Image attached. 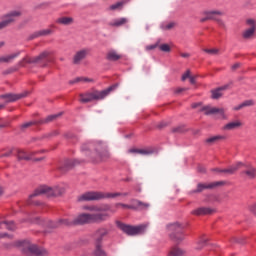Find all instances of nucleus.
Masks as SVG:
<instances>
[{
  "mask_svg": "<svg viewBox=\"0 0 256 256\" xmlns=\"http://www.w3.org/2000/svg\"><path fill=\"white\" fill-rule=\"evenodd\" d=\"M51 55V52L49 51H43L38 56L30 57L25 56L22 60L19 61V67H25V63L33 64V63H41V61H45L47 57Z\"/></svg>",
  "mask_w": 256,
  "mask_h": 256,
  "instance_id": "nucleus-9",
  "label": "nucleus"
},
{
  "mask_svg": "<svg viewBox=\"0 0 256 256\" xmlns=\"http://www.w3.org/2000/svg\"><path fill=\"white\" fill-rule=\"evenodd\" d=\"M21 15H23V12H21V10H13L10 13H8L5 16L4 20L0 22V31L1 29H5V27H9L11 23H15V21H17V19H19Z\"/></svg>",
  "mask_w": 256,
  "mask_h": 256,
  "instance_id": "nucleus-11",
  "label": "nucleus"
},
{
  "mask_svg": "<svg viewBox=\"0 0 256 256\" xmlns=\"http://www.w3.org/2000/svg\"><path fill=\"white\" fill-rule=\"evenodd\" d=\"M21 67H24V66H19V62L16 66L14 67H11V68H8L5 72H4V75H9L11 73H15V71H19V69H21Z\"/></svg>",
  "mask_w": 256,
  "mask_h": 256,
  "instance_id": "nucleus-37",
  "label": "nucleus"
},
{
  "mask_svg": "<svg viewBox=\"0 0 256 256\" xmlns=\"http://www.w3.org/2000/svg\"><path fill=\"white\" fill-rule=\"evenodd\" d=\"M3 127H7V124H0V129H3Z\"/></svg>",
  "mask_w": 256,
  "mask_h": 256,
  "instance_id": "nucleus-63",
  "label": "nucleus"
},
{
  "mask_svg": "<svg viewBox=\"0 0 256 256\" xmlns=\"http://www.w3.org/2000/svg\"><path fill=\"white\" fill-rule=\"evenodd\" d=\"M127 23H129V19L118 18L110 22V27H123V25H127Z\"/></svg>",
  "mask_w": 256,
  "mask_h": 256,
  "instance_id": "nucleus-25",
  "label": "nucleus"
},
{
  "mask_svg": "<svg viewBox=\"0 0 256 256\" xmlns=\"http://www.w3.org/2000/svg\"><path fill=\"white\" fill-rule=\"evenodd\" d=\"M63 193H65V188L61 186H40L30 197L31 199H33V197H39V195H45V197H61Z\"/></svg>",
  "mask_w": 256,
  "mask_h": 256,
  "instance_id": "nucleus-5",
  "label": "nucleus"
},
{
  "mask_svg": "<svg viewBox=\"0 0 256 256\" xmlns=\"http://www.w3.org/2000/svg\"><path fill=\"white\" fill-rule=\"evenodd\" d=\"M167 256H185V250L174 246L170 249Z\"/></svg>",
  "mask_w": 256,
  "mask_h": 256,
  "instance_id": "nucleus-26",
  "label": "nucleus"
},
{
  "mask_svg": "<svg viewBox=\"0 0 256 256\" xmlns=\"http://www.w3.org/2000/svg\"><path fill=\"white\" fill-rule=\"evenodd\" d=\"M51 33H53L52 29H45V30L38 31V34L40 37H46L47 35H51Z\"/></svg>",
  "mask_w": 256,
  "mask_h": 256,
  "instance_id": "nucleus-38",
  "label": "nucleus"
},
{
  "mask_svg": "<svg viewBox=\"0 0 256 256\" xmlns=\"http://www.w3.org/2000/svg\"><path fill=\"white\" fill-rule=\"evenodd\" d=\"M11 153H13V150H9L8 152L3 153L2 155H0V157H9Z\"/></svg>",
  "mask_w": 256,
  "mask_h": 256,
  "instance_id": "nucleus-53",
  "label": "nucleus"
},
{
  "mask_svg": "<svg viewBox=\"0 0 256 256\" xmlns=\"http://www.w3.org/2000/svg\"><path fill=\"white\" fill-rule=\"evenodd\" d=\"M250 210H251L252 213H254V215H256V204L252 205L250 207Z\"/></svg>",
  "mask_w": 256,
  "mask_h": 256,
  "instance_id": "nucleus-55",
  "label": "nucleus"
},
{
  "mask_svg": "<svg viewBox=\"0 0 256 256\" xmlns=\"http://www.w3.org/2000/svg\"><path fill=\"white\" fill-rule=\"evenodd\" d=\"M208 239L206 237H202L199 239V241L196 242V245L194 246L195 251H201L203 247L207 245Z\"/></svg>",
  "mask_w": 256,
  "mask_h": 256,
  "instance_id": "nucleus-33",
  "label": "nucleus"
},
{
  "mask_svg": "<svg viewBox=\"0 0 256 256\" xmlns=\"http://www.w3.org/2000/svg\"><path fill=\"white\" fill-rule=\"evenodd\" d=\"M183 91H187V88H178V89L176 90V93H181V92H183Z\"/></svg>",
  "mask_w": 256,
  "mask_h": 256,
  "instance_id": "nucleus-58",
  "label": "nucleus"
},
{
  "mask_svg": "<svg viewBox=\"0 0 256 256\" xmlns=\"http://www.w3.org/2000/svg\"><path fill=\"white\" fill-rule=\"evenodd\" d=\"M127 3V0H122L120 2H117L115 4H112L110 7H109V10L110 11H121V9H123V7L126 5Z\"/></svg>",
  "mask_w": 256,
  "mask_h": 256,
  "instance_id": "nucleus-32",
  "label": "nucleus"
},
{
  "mask_svg": "<svg viewBox=\"0 0 256 256\" xmlns=\"http://www.w3.org/2000/svg\"><path fill=\"white\" fill-rule=\"evenodd\" d=\"M93 256H107V252L103 249V244H94Z\"/></svg>",
  "mask_w": 256,
  "mask_h": 256,
  "instance_id": "nucleus-24",
  "label": "nucleus"
},
{
  "mask_svg": "<svg viewBox=\"0 0 256 256\" xmlns=\"http://www.w3.org/2000/svg\"><path fill=\"white\" fill-rule=\"evenodd\" d=\"M0 195H3V188L0 187Z\"/></svg>",
  "mask_w": 256,
  "mask_h": 256,
  "instance_id": "nucleus-64",
  "label": "nucleus"
},
{
  "mask_svg": "<svg viewBox=\"0 0 256 256\" xmlns=\"http://www.w3.org/2000/svg\"><path fill=\"white\" fill-rule=\"evenodd\" d=\"M109 235V230L107 228H98L93 233L94 245H103V239Z\"/></svg>",
  "mask_w": 256,
  "mask_h": 256,
  "instance_id": "nucleus-15",
  "label": "nucleus"
},
{
  "mask_svg": "<svg viewBox=\"0 0 256 256\" xmlns=\"http://www.w3.org/2000/svg\"><path fill=\"white\" fill-rule=\"evenodd\" d=\"M243 108H245V107L243 106V103H241V104L235 106L233 108V111H241V109H243Z\"/></svg>",
  "mask_w": 256,
  "mask_h": 256,
  "instance_id": "nucleus-48",
  "label": "nucleus"
},
{
  "mask_svg": "<svg viewBox=\"0 0 256 256\" xmlns=\"http://www.w3.org/2000/svg\"><path fill=\"white\" fill-rule=\"evenodd\" d=\"M22 251L27 256H46L48 255L47 250L43 248H39L35 244H31L29 242H24L22 244Z\"/></svg>",
  "mask_w": 256,
  "mask_h": 256,
  "instance_id": "nucleus-7",
  "label": "nucleus"
},
{
  "mask_svg": "<svg viewBox=\"0 0 256 256\" xmlns=\"http://www.w3.org/2000/svg\"><path fill=\"white\" fill-rule=\"evenodd\" d=\"M211 213H213V210L207 207H201L192 212L193 215H211Z\"/></svg>",
  "mask_w": 256,
  "mask_h": 256,
  "instance_id": "nucleus-28",
  "label": "nucleus"
},
{
  "mask_svg": "<svg viewBox=\"0 0 256 256\" xmlns=\"http://www.w3.org/2000/svg\"><path fill=\"white\" fill-rule=\"evenodd\" d=\"M37 37H40V36H39V32H35V33L31 34V35L28 37V41H33V39H37Z\"/></svg>",
  "mask_w": 256,
  "mask_h": 256,
  "instance_id": "nucleus-46",
  "label": "nucleus"
},
{
  "mask_svg": "<svg viewBox=\"0 0 256 256\" xmlns=\"http://www.w3.org/2000/svg\"><path fill=\"white\" fill-rule=\"evenodd\" d=\"M198 172L199 173H206L207 169H205V167H203V166H198Z\"/></svg>",
  "mask_w": 256,
  "mask_h": 256,
  "instance_id": "nucleus-51",
  "label": "nucleus"
},
{
  "mask_svg": "<svg viewBox=\"0 0 256 256\" xmlns=\"http://www.w3.org/2000/svg\"><path fill=\"white\" fill-rule=\"evenodd\" d=\"M28 92H22L20 94H5L2 95V99H6L7 103H13L15 101H19V99H23L27 97Z\"/></svg>",
  "mask_w": 256,
  "mask_h": 256,
  "instance_id": "nucleus-19",
  "label": "nucleus"
},
{
  "mask_svg": "<svg viewBox=\"0 0 256 256\" xmlns=\"http://www.w3.org/2000/svg\"><path fill=\"white\" fill-rule=\"evenodd\" d=\"M106 59L108 61H119V59H121V55L115 50H110L106 55Z\"/></svg>",
  "mask_w": 256,
  "mask_h": 256,
  "instance_id": "nucleus-30",
  "label": "nucleus"
},
{
  "mask_svg": "<svg viewBox=\"0 0 256 256\" xmlns=\"http://www.w3.org/2000/svg\"><path fill=\"white\" fill-rule=\"evenodd\" d=\"M1 47H5V42H0V49Z\"/></svg>",
  "mask_w": 256,
  "mask_h": 256,
  "instance_id": "nucleus-62",
  "label": "nucleus"
},
{
  "mask_svg": "<svg viewBox=\"0 0 256 256\" xmlns=\"http://www.w3.org/2000/svg\"><path fill=\"white\" fill-rule=\"evenodd\" d=\"M114 89H117V85L110 86L108 89L102 91L94 90L92 92L80 94V101L81 103H91V101H100L101 99H105V97H107V95H109L111 91H114Z\"/></svg>",
  "mask_w": 256,
  "mask_h": 256,
  "instance_id": "nucleus-4",
  "label": "nucleus"
},
{
  "mask_svg": "<svg viewBox=\"0 0 256 256\" xmlns=\"http://www.w3.org/2000/svg\"><path fill=\"white\" fill-rule=\"evenodd\" d=\"M204 52L209 55H219V49H204Z\"/></svg>",
  "mask_w": 256,
  "mask_h": 256,
  "instance_id": "nucleus-40",
  "label": "nucleus"
},
{
  "mask_svg": "<svg viewBox=\"0 0 256 256\" xmlns=\"http://www.w3.org/2000/svg\"><path fill=\"white\" fill-rule=\"evenodd\" d=\"M127 195H129V193L90 191L81 194L78 197V201H101V199H115V197H127Z\"/></svg>",
  "mask_w": 256,
  "mask_h": 256,
  "instance_id": "nucleus-2",
  "label": "nucleus"
},
{
  "mask_svg": "<svg viewBox=\"0 0 256 256\" xmlns=\"http://www.w3.org/2000/svg\"><path fill=\"white\" fill-rule=\"evenodd\" d=\"M1 225H6V229H8V231H15V223L13 221H0V229Z\"/></svg>",
  "mask_w": 256,
  "mask_h": 256,
  "instance_id": "nucleus-36",
  "label": "nucleus"
},
{
  "mask_svg": "<svg viewBox=\"0 0 256 256\" xmlns=\"http://www.w3.org/2000/svg\"><path fill=\"white\" fill-rule=\"evenodd\" d=\"M239 67H241L240 63H236V64L232 65V71H236V69H239Z\"/></svg>",
  "mask_w": 256,
  "mask_h": 256,
  "instance_id": "nucleus-54",
  "label": "nucleus"
},
{
  "mask_svg": "<svg viewBox=\"0 0 256 256\" xmlns=\"http://www.w3.org/2000/svg\"><path fill=\"white\" fill-rule=\"evenodd\" d=\"M223 139H225V136H211L205 140V143H207L208 145H215V143H218V141H223Z\"/></svg>",
  "mask_w": 256,
  "mask_h": 256,
  "instance_id": "nucleus-31",
  "label": "nucleus"
},
{
  "mask_svg": "<svg viewBox=\"0 0 256 256\" xmlns=\"http://www.w3.org/2000/svg\"><path fill=\"white\" fill-rule=\"evenodd\" d=\"M74 22L75 20L73 19V17H69V16H62L56 19V23L58 25H64L66 27L69 25H73Z\"/></svg>",
  "mask_w": 256,
  "mask_h": 256,
  "instance_id": "nucleus-23",
  "label": "nucleus"
},
{
  "mask_svg": "<svg viewBox=\"0 0 256 256\" xmlns=\"http://www.w3.org/2000/svg\"><path fill=\"white\" fill-rule=\"evenodd\" d=\"M153 49H157V44L146 46V51H153Z\"/></svg>",
  "mask_w": 256,
  "mask_h": 256,
  "instance_id": "nucleus-47",
  "label": "nucleus"
},
{
  "mask_svg": "<svg viewBox=\"0 0 256 256\" xmlns=\"http://www.w3.org/2000/svg\"><path fill=\"white\" fill-rule=\"evenodd\" d=\"M180 57H183L184 59H189V57H191V54H189V53H180Z\"/></svg>",
  "mask_w": 256,
  "mask_h": 256,
  "instance_id": "nucleus-52",
  "label": "nucleus"
},
{
  "mask_svg": "<svg viewBox=\"0 0 256 256\" xmlns=\"http://www.w3.org/2000/svg\"><path fill=\"white\" fill-rule=\"evenodd\" d=\"M128 153H137L138 155H151V153H153V151L145 150V149L132 148V149L128 150Z\"/></svg>",
  "mask_w": 256,
  "mask_h": 256,
  "instance_id": "nucleus-35",
  "label": "nucleus"
},
{
  "mask_svg": "<svg viewBox=\"0 0 256 256\" xmlns=\"http://www.w3.org/2000/svg\"><path fill=\"white\" fill-rule=\"evenodd\" d=\"M225 181H216L211 183H198L197 188L192 190L191 193H202L205 189H217V187H223Z\"/></svg>",
  "mask_w": 256,
  "mask_h": 256,
  "instance_id": "nucleus-13",
  "label": "nucleus"
},
{
  "mask_svg": "<svg viewBox=\"0 0 256 256\" xmlns=\"http://www.w3.org/2000/svg\"><path fill=\"white\" fill-rule=\"evenodd\" d=\"M192 107H193V109H197V107H199V104H197V103L192 104Z\"/></svg>",
  "mask_w": 256,
  "mask_h": 256,
  "instance_id": "nucleus-60",
  "label": "nucleus"
},
{
  "mask_svg": "<svg viewBox=\"0 0 256 256\" xmlns=\"http://www.w3.org/2000/svg\"><path fill=\"white\" fill-rule=\"evenodd\" d=\"M243 166V162H237L229 168L223 169V173H225V175H234V173H237V171H239Z\"/></svg>",
  "mask_w": 256,
  "mask_h": 256,
  "instance_id": "nucleus-22",
  "label": "nucleus"
},
{
  "mask_svg": "<svg viewBox=\"0 0 256 256\" xmlns=\"http://www.w3.org/2000/svg\"><path fill=\"white\" fill-rule=\"evenodd\" d=\"M82 152L85 156H87V161H92L93 163H101V161H107L109 159L110 154L107 151V148L99 145L94 152L89 150V146H82Z\"/></svg>",
  "mask_w": 256,
  "mask_h": 256,
  "instance_id": "nucleus-3",
  "label": "nucleus"
},
{
  "mask_svg": "<svg viewBox=\"0 0 256 256\" xmlns=\"http://www.w3.org/2000/svg\"><path fill=\"white\" fill-rule=\"evenodd\" d=\"M174 133H183V127L179 126L173 129Z\"/></svg>",
  "mask_w": 256,
  "mask_h": 256,
  "instance_id": "nucleus-49",
  "label": "nucleus"
},
{
  "mask_svg": "<svg viewBox=\"0 0 256 256\" xmlns=\"http://www.w3.org/2000/svg\"><path fill=\"white\" fill-rule=\"evenodd\" d=\"M167 229L170 232V239H172V241L179 243L185 239V236L183 235V225L179 223L169 224Z\"/></svg>",
  "mask_w": 256,
  "mask_h": 256,
  "instance_id": "nucleus-8",
  "label": "nucleus"
},
{
  "mask_svg": "<svg viewBox=\"0 0 256 256\" xmlns=\"http://www.w3.org/2000/svg\"><path fill=\"white\" fill-rule=\"evenodd\" d=\"M211 171L212 173H223V169L220 168H212Z\"/></svg>",
  "mask_w": 256,
  "mask_h": 256,
  "instance_id": "nucleus-50",
  "label": "nucleus"
},
{
  "mask_svg": "<svg viewBox=\"0 0 256 256\" xmlns=\"http://www.w3.org/2000/svg\"><path fill=\"white\" fill-rule=\"evenodd\" d=\"M118 227L126 233V235H141L145 232V225L131 226L123 223H118Z\"/></svg>",
  "mask_w": 256,
  "mask_h": 256,
  "instance_id": "nucleus-10",
  "label": "nucleus"
},
{
  "mask_svg": "<svg viewBox=\"0 0 256 256\" xmlns=\"http://www.w3.org/2000/svg\"><path fill=\"white\" fill-rule=\"evenodd\" d=\"M191 77V71L187 70L185 74L182 75V81H185L186 79H190Z\"/></svg>",
  "mask_w": 256,
  "mask_h": 256,
  "instance_id": "nucleus-45",
  "label": "nucleus"
},
{
  "mask_svg": "<svg viewBox=\"0 0 256 256\" xmlns=\"http://www.w3.org/2000/svg\"><path fill=\"white\" fill-rule=\"evenodd\" d=\"M236 243H243V238H233Z\"/></svg>",
  "mask_w": 256,
  "mask_h": 256,
  "instance_id": "nucleus-56",
  "label": "nucleus"
},
{
  "mask_svg": "<svg viewBox=\"0 0 256 256\" xmlns=\"http://www.w3.org/2000/svg\"><path fill=\"white\" fill-rule=\"evenodd\" d=\"M122 207L123 209H133L132 205H127V204H123V203H117L116 204V208Z\"/></svg>",
  "mask_w": 256,
  "mask_h": 256,
  "instance_id": "nucleus-42",
  "label": "nucleus"
},
{
  "mask_svg": "<svg viewBox=\"0 0 256 256\" xmlns=\"http://www.w3.org/2000/svg\"><path fill=\"white\" fill-rule=\"evenodd\" d=\"M175 27V22H170L169 24L164 26L165 31H169Z\"/></svg>",
  "mask_w": 256,
  "mask_h": 256,
  "instance_id": "nucleus-44",
  "label": "nucleus"
},
{
  "mask_svg": "<svg viewBox=\"0 0 256 256\" xmlns=\"http://www.w3.org/2000/svg\"><path fill=\"white\" fill-rule=\"evenodd\" d=\"M160 51H163L164 53H169V51H171V47L169 46V44H161L159 46Z\"/></svg>",
  "mask_w": 256,
  "mask_h": 256,
  "instance_id": "nucleus-39",
  "label": "nucleus"
},
{
  "mask_svg": "<svg viewBox=\"0 0 256 256\" xmlns=\"http://www.w3.org/2000/svg\"><path fill=\"white\" fill-rule=\"evenodd\" d=\"M190 83L192 84V85H195V76H190Z\"/></svg>",
  "mask_w": 256,
  "mask_h": 256,
  "instance_id": "nucleus-57",
  "label": "nucleus"
},
{
  "mask_svg": "<svg viewBox=\"0 0 256 256\" xmlns=\"http://www.w3.org/2000/svg\"><path fill=\"white\" fill-rule=\"evenodd\" d=\"M19 55H21V51L12 53V54H8V55H4V56H0V64L3 63H13V61H15V59H17V57H19Z\"/></svg>",
  "mask_w": 256,
  "mask_h": 256,
  "instance_id": "nucleus-21",
  "label": "nucleus"
},
{
  "mask_svg": "<svg viewBox=\"0 0 256 256\" xmlns=\"http://www.w3.org/2000/svg\"><path fill=\"white\" fill-rule=\"evenodd\" d=\"M226 89H229V85H224L222 87H219L216 90H212V99H219L222 97L221 91H226Z\"/></svg>",
  "mask_w": 256,
  "mask_h": 256,
  "instance_id": "nucleus-29",
  "label": "nucleus"
},
{
  "mask_svg": "<svg viewBox=\"0 0 256 256\" xmlns=\"http://www.w3.org/2000/svg\"><path fill=\"white\" fill-rule=\"evenodd\" d=\"M201 111H203L206 115H215L218 113V115H220V119H227V115H225V109L223 108L204 106L201 108Z\"/></svg>",
  "mask_w": 256,
  "mask_h": 256,
  "instance_id": "nucleus-16",
  "label": "nucleus"
},
{
  "mask_svg": "<svg viewBox=\"0 0 256 256\" xmlns=\"http://www.w3.org/2000/svg\"><path fill=\"white\" fill-rule=\"evenodd\" d=\"M60 116H61V114H53V115H50V116H48L45 119H42L40 121L26 122V123L21 125V129L22 130L27 129V128L31 127L32 125H43L45 123H51V121H55V119H57Z\"/></svg>",
  "mask_w": 256,
  "mask_h": 256,
  "instance_id": "nucleus-14",
  "label": "nucleus"
},
{
  "mask_svg": "<svg viewBox=\"0 0 256 256\" xmlns=\"http://www.w3.org/2000/svg\"><path fill=\"white\" fill-rule=\"evenodd\" d=\"M239 127H241V122L240 121H234V122H230V123L224 125L223 130L224 131H233L235 129H239Z\"/></svg>",
  "mask_w": 256,
  "mask_h": 256,
  "instance_id": "nucleus-27",
  "label": "nucleus"
},
{
  "mask_svg": "<svg viewBox=\"0 0 256 256\" xmlns=\"http://www.w3.org/2000/svg\"><path fill=\"white\" fill-rule=\"evenodd\" d=\"M3 237H7V233H0V239H3Z\"/></svg>",
  "mask_w": 256,
  "mask_h": 256,
  "instance_id": "nucleus-59",
  "label": "nucleus"
},
{
  "mask_svg": "<svg viewBox=\"0 0 256 256\" xmlns=\"http://www.w3.org/2000/svg\"><path fill=\"white\" fill-rule=\"evenodd\" d=\"M137 206L140 207L141 209H149V204L137 201Z\"/></svg>",
  "mask_w": 256,
  "mask_h": 256,
  "instance_id": "nucleus-43",
  "label": "nucleus"
},
{
  "mask_svg": "<svg viewBox=\"0 0 256 256\" xmlns=\"http://www.w3.org/2000/svg\"><path fill=\"white\" fill-rule=\"evenodd\" d=\"M246 29L242 33L243 39H253L256 33V20L253 18H248L246 20Z\"/></svg>",
  "mask_w": 256,
  "mask_h": 256,
  "instance_id": "nucleus-12",
  "label": "nucleus"
},
{
  "mask_svg": "<svg viewBox=\"0 0 256 256\" xmlns=\"http://www.w3.org/2000/svg\"><path fill=\"white\" fill-rule=\"evenodd\" d=\"M1 47H5V42H0V49Z\"/></svg>",
  "mask_w": 256,
  "mask_h": 256,
  "instance_id": "nucleus-61",
  "label": "nucleus"
},
{
  "mask_svg": "<svg viewBox=\"0 0 256 256\" xmlns=\"http://www.w3.org/2000/svg\"><path fill=\"white\" fill-rule=\"evenodd\" d=\"M204 17L200 19V23H205L206 21H216L220 27H225V22L219 17H223L225 12L221 10H208L203 12Z\"/></svg>",
  "mask_w": 256,
  "mask_h": 256,
  "instance_id": "nucleus-6",
  "label": "nucleus"
},
{
  "mask_svg": "<svg viewBox=\"0 0 256 256\" xmlns=\"http://www.w3.org/2000/svg\"><path fill=\"white\" fill-rule=\"evenodd\" d=\"M245 169L242 172V175H244V177H246V179H255L256 177V168L251 166V165H245L243 164Z\"/></svg>",
  "mask_w": 256,
  "mask_h": 256,
  "instance_id": "nucleus-20",
  "label": "nucleus"
},
{
  "mask_svg": "<svg viewBox=\"0 0 256 256\" xmlns=\"http://www.w3.org/2000/svg\"><path fill=\"white\" fill-rule=\"evenodd\" d=\"M35 153H37V152L17 150L18 161H31V159H33V156L35 155Z\"/></svg>",
  "mask_w": 256,
  "mask_h": 256,
  "instance_id": "nucleus-18",
  "label": "nucleus"
},
{
  "mask_svg": "<svg viewBox=\"0 0 256 256\" xmlns=\"http://www.w3.org/2000/svg\"><path fill=\"white\" fill-rule=\"evenodd\" d=\"M87 55H89V49L87 48L77 51L73 57L74 65H79Z\"/></svg>",
  "mask_w": 256,
  "mask_h": 256,
  "instance_id": "nucleus-17",
  "label": "nucleus"
},
{
  "mask_svg": "<svg viewBox=\"0 0 256 256\" xmlns=\"http://www.w3.org/2000/svg\"><path fill=\"white\" fill-rule=\"evenodd\" d=\"M84 211H90V213H82L74 219H60L58 221H48L47 227L50 229H59V227H69L71 225H89L91 223H103L109 219L107 213H103L105 209L91 205L83 206Z\"/></svg>",
  "mask_w": 256,
  "mask_h": 256,
  "instance_id": "nucleus-1",
  "label": "nucleus"
},
{
  "mask_svg": "<svg viewBox=\"0 0 256 256\" xmlns=\"http://www.w3.org/2000/svg\"><path fill=\"white\" fill-rule=\"evenodd\" d=\"M70 85H75V83H93V79L87 77H78L74 80H71Z\"/></svg>",
  "mask_w": 256,
  "mask_h": 256,
  "instance_id": "nucleus-34",
  "label": "nucleus"
},
{
  "mask_svg": "<svg viewBox=\"0 0 256 256\" xmlns=\"http://www.w3.org/2000/svg\"><path fill=\"white\" fill-rule=\"evenodd\" d=\"M243 107H253L255 105V101L253 100H246L242 102Z\"/></svg>",
  "mask_w": 256,
  "mask_h": 256,
  "instance_id": "nucleus-41",
  "label": "nucleus"
}]
</instances>
